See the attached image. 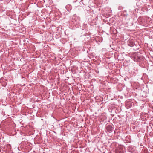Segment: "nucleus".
I'll return each instance as SVG.
<instances>
[{
	"label": "nucleus",
	"mask_w": 153,
	"mask_h": 153,
	"mask_svg": "<svg viewBox=\"0 0 153 153\" xmlns=\"http://www.w3.org/2000/svg\"><path fill=\"white\" fill-rule=\"evenodd\" d=\"M71 7V6L70 5H67L66 6V8H67L68 7Z\"/></svg>",
	"instance_id": "3"
},
{
	"label": "nucleus",
	"mask_w": 153,
	"mask_h": 153,
	"mask_svg": "<svg viewBox=\"0 0 153 153\" xmlns=\"http://www.w3.org/2000/svg\"><path fill=\"white\" fill-rule=\"evenodd\" d=\"M128 42V45L131 47H133L135 45V43L134 41L132 40H129Z\"/></svg>",
	"instance_id": "2"
},
{
	"label": "nucleus",
	"mask_w": 153,
	"mask_h": 153,
	"mask_svg": "<svg viewBox=\"0 0 153 153\" xmlns=\"http://www.w3.org/2000/svg\"><path fill=\"white\" fill-rule=\"evenodd\" d=\"M114 129L113 127L111 125H108L107 126L106 130L109 132H112Z\"/></svg>",
	"instance_id": "1"
}]
</instances>
